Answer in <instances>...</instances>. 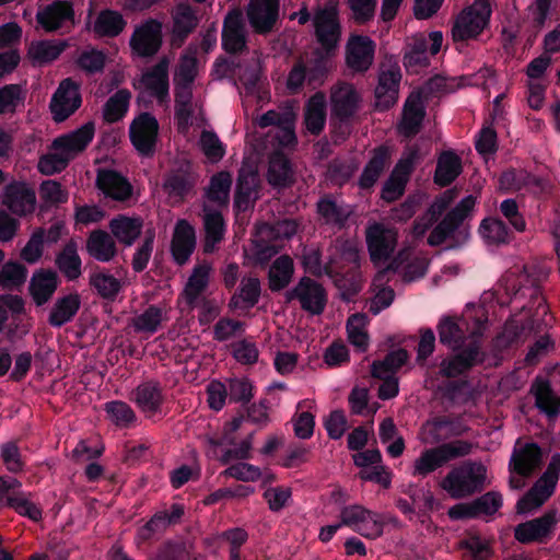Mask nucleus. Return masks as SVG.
I'll list each match as a JSON object with an SVG mask.
<instances>
[{"label": "nucleus", "instance_id": "obj_50", "mask_svg": "<svg viewBox=\"0 0 560 560\" xmlns=\"http://www.w3.org/2000/svg\"><path fill=\"white\" fill-rule=\"evenodd\" d=\"M31 493L19 491L7 497L4 505L14 510L19 515L38 522L43 517L42 509L30 500Z\"/></svg>", "mask_w": 560, "mask_h": 560}, {"label": "nucleus", "instance_id": "obj_48", "mask_svg": "<svg viewBox=\"0 0 560 560\" xmlns=\"http://www.w3.org/2000/svg\"><path fill=\"white\" fill-rule=\"evenodd\" d=\"M130 98L131 92L127 89H120L114 93L104 104V120L109 124L121 120L128 112Z\"/></svg>", "mask_w": 560, "mask_h": 560}, {"label": "nucleus", "instance_id": "obj_53", "mask_svg": "<svg viewBox=\"0 0 560 560\" xmlns=\"http://www.w3.org/2000/svg\"><path fill=\"white\" fill-rule=\"evenodd\" d=\"M232 176L229 172L222 171L214 174L206 192L207 198L218 205H226L229 201Z\"/></svg>", "mask_w": 560, "mask_h": 560}, {"label": "nucleus", "instance_id": "obj_54", "mask_svg": "<svg viewBox=\"0 0 560 560\" xmlns=\"http://www.w3.org/2000/svg\"><path fill=\"white\" fill-rule=\"evenodd\" d=\"M90 285L97 292V294L109 301H114L120 291V282L113 275L94 271L90 276Z\"/></svg>", "mask_w": 560, "mask_h": 560}, {"label": "nucleus", "instance_id": "obj_11", "mask_svg": "<svg viewBox=\"0 0 560 560\" xmlns=\"http://www.w3.org/2000/svg\"><path fill=\"white\" fill-rule=\"evenodd\" d=\"M82 104L80 85L71 78L63 79L51 96L49 108L56 122H62Z\"/></svg>", "mask_w": 560, "mask_h": 560}, {"label": "nucleus", "instance_id": "obj_8", "mask_svg": "<svg viewBox=\"0 0 560 560\" xmlns=\"http://www.w3.org/2000/svg\"><path fill=\"white\" fill-rule=\"evenodd\" d=\"M287 302L298 300L301 308L311 315H320L327 305V292L316 280L302 277L296 285L285 292Z\"/></svg>", "mask_w": 560, "mask_h": 560}, {"label": "nucleus", "instance_id": "obj_6", "mask_svg": "<svg viewBox=\"0 0 560 560\" xmlns=\"http://www.w3.org/2000/svg\"><path fill=\"white\" fill-rule=\"evenodd\" d=\"M503 505V498L499 491H488L469 502H462L451 506L447 515L452 521H466L494 516Z\"/></svg>", "mask_w": 560, "mask_h": 560}, {"label": "nucleus", "instance_id": "obj_18", "mask_svg": "<svg viewBox=\"0 0 560 560\" xmlns=\"http://www.w3.org/2000/svg\"><path fill=\"white\" fill-rule=\"evenodd\" d=\"M331 119L339 121V129L348 122L359 108L360 96L355 89L348 83H342L331 92Z\"/></svg>", "mask_w": 560, "mask_h": 560}, {"label": "nucleus", "instance_id": "obj_62", "mask_svg": "<svg viewBox=\"0 0 560 560\" xmlns=\"http://www.w3.org/2000/svg\"><path fill=\"white\" fill-rule=\"evenodd\" d=\"M44 242H45V230L39 228L35 230L25 246L21 250V258L28 262L35 264L39 260L44 250Z\"/></svg>", "mask_w": 560, "mask_h": 560}, {"label": "nucleus", "instance_id": "obj_24", "mask_svg": "<svg viewBox=\"0 0 560 560\" xmlns=\"http://www.w3.org/2000/svg\"><path fill=\"white\" fill-rule=\"evenodd\" d=\"M60 283L58 273L52 269H39L30 280L28 292L36 306L50 301Z\"/></svg>", "mask_w": 560, "mask_h": 560}, {"label": "nucleus", "instance_id": "obj_26", "mask_svg": "<svg viewBox=\"0 0 560 560\" xmlns=\"http://www.w3.org/2000/svg\"><path fill=\"white\" fill-rule=\"evenodd\" d=\"M96 187L114 200L125 201L131 197L132 186L126 177L115 170H100Z\"/></svg>", "mask_w": 560, "mask_h": 560}, {"label": "nucleus", "instance_id": "obj_52", "mask_svg": "<svg viewBox=\"0 0 560 560\" xmlns=\"http://www.w3.org/2000/svg\"><path fill=\"white\" fill-rule=\"evenodd\" d=\"M539 182L538 177L516 168H509L502 172L499 177L501 188L508 191H518L529 184L538 185Z\"/></svg>", "mask_w": 560, "mask_h": 560}, {"label": "nucleus", "instance_id": "obj_31", "mask_svg": "<svg viewBox=\"0 0 560 560\" xmlns=\"http://www.w3.org/2000/svg\"><path fill=\"white\" fill-rule=\"evenodd\" d=\"M199 20L188 3H179L173 14V43L176 46H182L187 37L196 30Z\"/></svg>", "mask_w": 560, "mask_h": 560}, {"label": "nucleus", "instance_id": "obj_58", "mask_svg": "<svg viewBox=\"0 0 560 560\" xmlns=\"http://www.w3.org/2000/svg\"><path fill=\"white\" fill-rule=\"evenodd\" d=\"M72 159V154H68L66 151L44 154L39 158L38 171L47 176L61 173Z\"/></svg>", "mask_w": 560, "mask_h": 560}, {"label": "nucleus", "instance_id": "obj_49", "mask_svg": "<svg viewBox=\"0 0 560 560\" xmlns=\"http://www.w3.org/2000/svg\"><path fill=\"white\" fill-rule=\"evenodd\" d=\"M210 267L207 264L197 265L189 276L184 289L187 304L194 305L209 284Z\"/></svg>", "mask_w": 560, "mask_h": 560}, {"label": "nucleus", "instance_id": "obj_44", "mask_svg": "<svg viewBox=\"0 0 560 560\" xmlns=\"http://www.w3.org/2000/svg\"><path fill=\"white\" fill-rule=\"evenodd\" d=\"M293 273L292 258L288 255H281L272 262L268 271L269 289L272 292L285 289L291 282Z\"/></svg>", "mask_w": 560, "mask_h": 560}, {"label": "nucleus", "instance_id": "obj_33", "mask_svg": "<svg viewBox=\"0 0 560 560\" xmlns=\"http://www.w3.org/2000/svg\"><path fill=\"white\" fill-rule=\"evenodd\" d=\"M326 98L322 92L312 95L304 106V126L313 136H319L326 125Z\"/></svg>", "mask_w": 560, "mask_h": 560}, {"label": "nucleus", "instance_id": "obj_37", "mask_svg": "<svg viewBox=\"0 0 560 560\" xmlns=\"http://www.w3.org/2000/svg\"><path fill=\"white\" fill-rule=\"evenodd\" d=\"M402 65L409 73H418L421 69L430 66L428 40L423 36L415 37L411 43L407 44Z\"/></svg>", "mask_w": 560, "mask_h": 560}, {"label": "nucleus", "instance_id": "obj_55", "mask_svg": "<svg viewBox=\"0 0 560 560\" xmlns=\"http://www.w3.org/2000/svg\"><path fill=\"white\" fill-rule=\"evenodd\" d=\"M109 420L118 428H130L137 420L133 409L125 401L112 400L105 404Z\"/></svg>", "mask_w": 560, "mask_h": 560}, {"label": "nucleus", "instance_id": "obj_32", "mask_svg": "<svg viewBox=\"0 0 560 560\" xmlns=\"http://www.w3.org/2000/svg\"><path fill=\"white\" fill-rule=\"evenodd\" d=\"M390 159L389 149L385 145H380L373 150L372 156L365 164L358 185L363 190L371 189L378 180L382 173L385 171Z\"/></svg>", "mask_w": 560, "mask_h": 560}, {"label": "nucleus", "instance_id": "obj_22", "mask_svg": "<svg viewBox=\"0 0 560 560\" xmlns=\"http://www.w3.org/2000/svg\"><path fill=\"white\" fill-rule=\"evenodd\" d=\"M133 400L140 410L149 416L161 412L165 397L159 381L149 380L139 384L132 392Z\"/></svg>", "mask_w": 560, "mask_h": 560}, {"label": "nucleus", "instance_id": "obj_5", "mask_svg": "<svg viewBox=\"0 0 560 560\" xmlns=\"http://www.w3.org/2000/svg\"><path fill=\"white\" fill-rule=\"evenodd\" d=\"M313 25L319 49L336 52L342 34L338 3L329 0L324 7H318L313 16Z\"/></svg>", "mask_w": 560, "mask_h": 560}, {"label": "nucleus", "instance_id": "obj_47", "mask_svg": "<svg viewBox=\"0 0 560 560\" xmlns=\"http://www.w3.org/2000/svg\"><path fill=\"white\" fill-rule=\"evenodd\" d=\"M408 351L404 348L389 351L383 360L374 361L371 365V374L375 378H382L394 374L407 362Z\"/></svg>", "mask_w": 560, "mask_h": 560}, {"label": "nucleus", "instance_id": "obj_4", "mask_svg": "<svg viewBox=\"0 0 560 560\" xmlns=\"http://www.w3.org/2000/svg\"><path fill=\"white\" fill-rule=\"evenodd\" d=\"M492 9L488 0H476L463 9L452 26V37L455 43L477 38L489 25Z\"/></svg>", "mask_w": 560, "mask_h": 560}, {"label": "nucleus", "instance_id": "obj_16", "mask_svg": "<svg viewBox=\"0 0 560 560\" xmlns=\"http://www.w3.org/2000/svg\"><path fill=\"white\" fill-rule=\"evenodd\" d=\"M197 174L190 162H183L165 174L163 190L168 197L184 200L195 188Z\"/></svg>", "mask_w": 560, "mask_h": 560}, {"label": "nucleus", "instance_id": "obj_46", "mask_svg": "<svg viewBox=\"0 0 560 560\" xmlns=\"http://www.w3.org/2000/svg\"><path fill=\"white\" fill-rule=\"evenodd\" d=\"M292 167L290 160L282 152L270 156L268 167V182L273 187H288L291 184Z\"/></svg>", "mask_w": 560, "mask_h": 560}, {"label": "nucleus", "instance_id": "obj_13", "mask_svg": "<svg viewBox=\"0 0 560 560\" xmlns=\"http://www.w3.org/2000/svg\"><path fill=\"white\" fill-rule=\"evenodd\" d=\"M162 23L156 19H148L133 31L129 45L139 57H153L163 43Z\"/></svg>", "mask_w": 560, "mask_h": 560}, {"label": "nucleus", "instance_id": "obj_59", "mask_svg": "<svg viewBox=\"0 0 560 560\" xmlns=\"http://www.w3.org/2000/svg\"><path fill=\"white\" fill-rule=\"evenodd\" d=\"M184 514V505L179 503H173L171 505V512L159 511L147 523L155 533H159L164 530L170 525L178 524Z\"/></svg>", "mask_w": 560, "mask_h": 560}, {"label": "nucleus", "instance_id": "obj_1", "mask_svg": "<svg viewBox=\"0 0 560 560\" xmlns=\"http://www.w3.org/2000/svg\"><path fill=\"white\" fill-rule=\"evenodd\" d=\"M486 324L485 311L475 306L460 317L443 316L436 326L439 340L451 350H459L466 346L468 337L471 340L481 337Z\"/></svg>", "mask_w": 560, "mask_h": 560}, {"label": "nucleus", "instance_id": "obj_36", "mask_svg": "<svg viewBox=\"0 0 560 560\" xmlns=\"http://www.w3.org/2000/svg\"><path fill=\"white\" fill-rule=\"evenodd\" d=\"M425 109L419 97L406 101L402 112V118L399 124V132L406 138H412L421 130Z\"/></svg>", "mask_w": 560, "mask_h": 560}, {"label": "nucleus", "instance_id": "obj_7", "mask_svg": "<svg viewBox=\"0 0 560 560\" xmlns=\"http://www.w3.org/2000/svg\"><path fill=\"white\" fill-rule=\"evenodd\" d=\"M455 353L444 358L439 365V374L446 378H456L468 373L476 365L482 364L486 354L478 339L470 340Z\"/></svg>", "mask_w": 560, "mask_h": 560}, {"label": "nucleus", "instance_id": "obj_38", "mask_svg": "<svg viewBox=\"0 0 560 560\" xmlns=\"http://www.w3.org/2000/svg\"><path fill=\"white\" fill-rule=\"evenodd\" d=\"M317 213L326 224L335 225L339 229L346 226L351 214V209L345 203H338L329 195L322 197L316 205Z\"/></svg>", "mask_w": 560, "mask_h": 560}, {"label": "nucleus", "instance_id": "obj_40", "mask_svg": "<svg viewBox=\"0 0 560 560\" xmlns=\"http://www.w3.org/2000/svg\"><path fill=\"white\" fill-rule=\"evenodd\" d=\"M55 264L59 271L69 280H77L82 273V260L78 254L77 242L70 240L57 254Z\"/></svg>", "mask_w": 560, "mask_h": 560}, {"label": "nucleus", "instance_id": "obj_34", "mask_svg": "<svg viewBox=\"0 0 560 560\" xmlns=\"http://www.w3.org/2000/svg\"><path fill=\"white\" fill-rule=\"evenodd\" d=\"M530 393L535 397L536 407L548 417H556L560 413V398L551 388L549 381L536 377L530 386Z\"/></svg>", "mask_w": 560, "mask_h": 560}, {"label": "nucleus", "instance_id": "obj_19", "mask_svg": "<svg viewBox=\"0 0 560 560\" xmlns=\"http://www.w3.org/2000/svg\"><path fill=\"white\" fill-rule=\"evenodd\" d=\"M396 233L381 223H374L366 230V245L371 260H387L396 247Z\"/></svg>", "mask_w": 560, "mask_h": 560}, {"label": "nucleus", "instance_id": "obj_61", "mask_svg": "<svg viewBox=\"0 0 560 560\" xmlns=\"http://www.w3.org/2000/svg\"><path fill=\"white\" fill-rule=\"evenodd\" d=\"M252 192L253 178L241 172L237 176L234 192V208L237 211H246L250 207Z\"/></svg>", "mask_w": 560, "mask_h": 560}, {"label": "nucleus", "instance_id": "obj_23", "mask_svg": "<svg viewBox=\"0 0 560 560\" xmlns=\"http://www.w3.org/2000/svg\"><path fill=\"white\" fill-rule=\"evenodd\" d=\"M542 451L535 443H526L521 448H514L509 463L511 472H515L521 477H529L541 464Z\"/></svg>", "mask_w": 560, "mask_h": 560}, {"label": "nucleus", "instance_id": "obj_41", "mask_svg": "<svg viewBox=\"0 0 560 560\" xmlns=\"http://www.w3.org/2000/svg\"><path fill=\"white\" fill-rule=\"evenodd\" d=\"M479 234L489 245H508L513 240V233L500 218H485L479 225Z\"/></svg>", "mask_w": 560, "mask_h": 560}, {"label": "nucleus", "instance_id": "obj_28", "mask_svg": "<svg viewBox=\"0 0 560 560\" xmlns=\"http://www.w3.org/2000/svg\"><path fill=\"white\" fill-rule=\"evenodd\" d=\"M2 202L12 213L24 217L34 211L36 196L24 184H10L5 188Z\"/></svg>", "mask_w": 560, "mask_h": 560}, {"label": "nucleus", "instance_id": "obj_14", "mask_svg": "<svg viewBox=\"0 0 560 560\" xmlns=\"http://www.w3.org/2000/svg\"><path fill=\"white\" fill-rule=\"evenodd\" d=\"M280 0H250L247 7L248 23L255 33L272 32L279 19Z\"/></svg>", "mask_w": 560, "mask_h": 560}, {"label": "nucleus", "instance_id": "obj_2", "mask_svg": "<svg viewBox=\"0 0 560 560\" xmlns=\"http://www.w3.org/2000/svg\"><path fill=\"white\" fill-rule=\"evenodd\" d=\"M487 467L476 460H465L453 467L441 480L440 487L454 500L480 493L487 487Z\"/></svg>", "mask_w": 560, "mask_h": 560}, {"label": "nucleus", "instance_id": "obj_3", "mask_svg": "<svg viewBox=\"0 0 560 560\" xmlns=\"http://www.w3.org/2000/svg\"><path fill=\"white\" fill-rule=\"evenodd\" d=\"M471 451L472 443L464 440H455L425 448L413 463L412 476L424 478L448 462L469 455Z\"/></svg>", "mask_w": 560, "mask_h": 560}, {"label": "nucleus", "instance_id": "obj_9", "mask_svg": "<svg viewBox=\"0 0 560 560\" xmlns=\"http://www.w3.org/2000/svg\"><path fill=\"white\" fill-rule=\"evenodd\" d=\"M159 121L150 113L139 114L129 126V139L135 149L143 156H152L159 137Z\"/></svg>", "mask_w": 560, "mask_h": 560}, {"label": "nucleus", "instance_id": "obj_43", "mask_svg": "<svg viewBox=\"0 0 560 560\" xmlns=\"http://www.w3.org/2000/svg\"><path fill=\"white\" fill-rule=\"evenodd\" d=\"M127 22L118 11L105 9L102 10L93 25V32L100 37H116L125 28Z\"/></svg>", "mask_w": 560, "mask_h": 560}, {"label": "nucleus", "instance_id": "obj_10", "mask_svg": "<svg viewBox=\"0 0 560 560\" xmlns=\"http://www.w3.org/2000/svg\"><path fill=\"white\" fill-rule=\"evenodd\" d=\"M476 205V197L468 195L463 198L445 217L433 228L429 237L430 246L442 245L452 234L460 228L464 220L470 214Z\"/></svg>", "mask_w": 560, "mask_h": 560}, {"label": "nucleus", "instance_id": "obj_35", "mask_svg": "<svg viewBox=\"0 0 560 560\" xmlns=\"http://www.w3.org/2000/svg\"><path fill=\"white\" fill-rule=\"evenodd\" d=\"M80 306L81 298L77 292L58 298L48 316L49 325L59 328L71 322Z\"/></svg>", "mask_w": 560, "mask_h": 560}, {"label": "nucleus", "instance_id": "obj_27", "mask_svg": "<svg viewBox=\"0 0 560 560\" xmlns=\"http://www.w3.org/2000/svg\"><path fill=\"white\" fill-rule=\"evenodd\" d=\"M401 71L397 63L390 65L387 69L381 70L378 84L375 89V97L384 108L392 107L398 96Z\"/></svg>", "mask_w": 560, "mask_h": 560}, {"label": "nucleus", "instance_id": "obj_25", "mask_svg": "<svg viewBox=\"0 0 560 560\" xmlns=\"http://www.w3.org/2000/svg\"><path fill=\"white\" fill-rule=\"evenodd\" d=\"M108 228L115 242L117 241L125 247H130L142 233L143 220L140 217L117 214L110 219Z\"/></svg>", "mask_w": 560, "mask_h": 560}, {"label": "nucleus", "instance_id": "obj_29", "mask_svg": "<svg viewBox=\"0 0 560 560\" xmlns=\"http://www.w3.org/2000/svg\"><path fill=\"white\" fill-rule=\"evenodd\" d=\"M95 126L93 121H88L77 130L60 136L52 141V149L56 151H66L68 154H75L84 151L93 140Z\"/></svg>", "mask_w": 560, "mask_h": 560}, {"label": "nucleus", "instance_id": "obj_45", "mask_svg": "<svg viewBox=\"0 0 560 560\" xmlns=\"http://www.w3.org/2000/svg\"><path fill=\"white\" fill-rule=\"evenodd\" d=\"M66 40L43 39L33 42L28 48L30 58L38 63L46 65L56 60L67 48Z\"/></svg>", "mask_w": 560, "mask_h": 560}, {"label": "nucleus", "instance_id": "obj_56", "mask_svg": "<svg viewBox=\"0 0 560 560\" xmlns=\"http://www.w3.org/2000/svg\"><path fill=\"white\" fill-rule=\"evenodd\" d=\"M336 52H326L325 49L316 48L307 67V82L308 84L320 83L324 81L328 73V59L335 56Z\"/></svg>", "mask_w": 560, "mask_h": 560}, {"label": "nucleus", "instance_id": "obj_57", "mask_svg": "<svg viewBox=\"0 0 560 560\" xmlns=\"http://www.w3.org/2000/svg\"><path fill=\"white\" fill-rule=\"evenodd\" d=\"M365 318L364 314L355 313L347 322L349 341L361 352H365L369 347V335L364 330Z\"/></svg>", "mask_w": 560, "mask_h": 560}, {"label": "nucleus", "instance_id": "obj_21", "mask_svg": "<svg viewBox=\"0 0 560 560\" xmlns=\"http://www.w3.org/2000/svg\"><path fill=\"white\" fill-rule=\"evenodd\" d=\"M168 65V59L164 57L140 79V84L161 104L170 98Z\"/></svg>", "mask_w": 560, "mask_h": 560}, {"label": "nucleus", "instance_id": "obj_17", "mask_svg": "<svg viewBox=\"0 0 560 560\" xmlns=\"http://www.w3.org/2000/svg\"><path fill=\"white\" fill-rule=\"evenodd\" d=\"M36 21L47 33L56 32L68 24L73 25V4L68 0H54L37 12Z\"/></svg>", "mask_w": 560, "mask_h": 560}, {"label": "nucleus", "instance_id": "obj_64", "mask_svg": "<svg viewBox=\"0 0 560 560\" xmlns=\"http://www.w3.org/2000/svg\"><path fill=\"white\" fill-rule=\"evenodd\" d=\"M162 320V310L150 305L142 314L133 318V327L137 331L155 332Z\"/></svg>", "mask_w": 560, "mask_h": 560}, {"label": "nucleus", "instance_id": "obj_51", "mask_svg": "<svg viewBox=\"0 0 560 560\" xmlns=\"http://www.w3.org/2000/svg\"><path fill=\"white\" fill-rule=\"evenodd\" d=\"M197 47L189 45L174 73V84L191 86L197 75Z\"/></svg>", "mask_w": 560, "mask_h": 560}, {"label": "nucleus", "instance_id": "obj_20", "mask_svg": "<svg viewBox=\"0 0 560 560\" xmlns=\"http://www.w3.org/2000/svg\"><path fill=\"white\" fill-rule=\"evenodd\" d=\"M196 248L195 228L185 219L176 222L172 241L171 254L178 266H184L190 259Z\"/></svg>", "mask_w": 560, "mask_h": 560}, {"label": "nucleus", "instance_id": "obj_60", "mask_svg": "<svg viewBox=\"0 0 560 560\" xmlns=\"http://www.w3.org/2000/svg\"><path fill=\"white\" fill-rule=\"evenodd\" d=\"M27 277V269L16 261H8L0 270V285L12 288L23 284Z\"/></svg>", "mask_w": 560, "mask_h": 560}, {"label": "nucleus", "instance_id": "obj_30", "mask_svg": "<svg viewBox=\"0 0 560 560\" xmlns=\"http://www.w3.org/2000/svg\"><path fill=\"white\" fill-rule=\"evenodd\" d=\"M85 250L96 261L109 262L117 255V245L110 233L96 229L89 233Z\"/></svg>", "mask_w": 560, "mask_h": 560}, {"label": "nucleus", "instance_id": "obj_39", "mask_svg": "<svg viewBox=\"0 0 560 560\" xmlns=\"http://www.w3.org/2000/svg\"><path fill=\"white\" fill-rule=\"evenodd\" d=\"M462 160L453 151H444L436 163L434 183L440 187L451 185L462 173Z\"/></svg>", "mask_w": 560, "mask_h": 560}, {"label": "nucleus", "instance_id": "obj_12", "mask_svg": "<svg viewBox=\"0 0 560 560\" xmlns=\"http://www.w3.org/2000/svg\"><path fill=\"white\" fill-rule=\"evenodd\" d=\"M557 523V511L548 510L539 517L516 525L514 538L524 545L546 544L551 538Z\"/></svg>", "mask_w": 560, "mask_h": 560}, {"label": "nucleus", "instance_id": "obj_15", "mask_svg": "<svg viewBox=\"0 0 560 560\" xmlns=\"http://www.w3.org/2000/svg\"><path fill=\"white\" fill-rule=\"evenodd\" d=\"M376 44L365 35H351L346 45V62L355 72H366L374 61Z\"/></svg>", "mask_w": 560, "mask_h": 560}, {"label": "nucleus", "instance_id": "obj_42", "mask_svg": "<svg viewBox=\"0 0 560 560\" xmlns=\"http://www.w3.org/2000/svg\"><path fill=\"white\" fill-rule=\"evenodd\" d=\"M205 226V240H203V252L211 254L217 248V245L221 243L225 233V222L220 211L213 210L207 212L203 219Z\"/></svg>", "mask_w": 560, "mask_h": 560}, {"label": "nucleus", "instance_id": "obj_63", "mask_svg": "<svg viewBox=\"0 0 560 560\" xmlns=\"http://www.w3.org/2000/svg\"><path fill=\"white\" fill-rule=\"evenodd\" d=\"M39 196L48 205L66 203L69 198L68 191L61 184L54 179L44 180L39 186Z\"/></svg>", "mask_w": 560, "mask_h": 560}]
</instances>
